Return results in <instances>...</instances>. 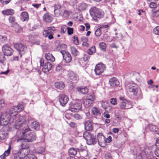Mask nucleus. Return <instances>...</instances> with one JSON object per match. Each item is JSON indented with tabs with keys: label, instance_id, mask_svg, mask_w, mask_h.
Masks as SVG:
<instances>
[{
	"label": "nucleus",
	"instance_id": "1",
	"mask_svg": "<svg viewBox=\"0 0 159 159\" xmlns=\"http://www.w3.org/2000/svg\"><path fill=\"white\" fill-rule=\"evenodd\" d=\"M24 108L23 105L18 104L16 106L11 107L9 113L3 112L0 114V124L5 126L8 123L12 125L14 128L19 129L24 125L26 120L25 116L18 115V113Z\"/></svg>",
	"mask_w": 159,
	"mask_h": 159
},
{
	"label": "nucleus",
	"instance_id": "2",
	"mask_svg": "<svg viewBox=\"0 0 159 159\" xmlns=\"http://www.w3.org/2000/svg\"><path fill=\"white\" fill-rule=\"evenodd\" d=\"M30 130L29 128L26 129L24 132L20 133L19 136L28 142H31L36 139V134L32 132L28 133Z\"/></svg>",
	"mask_w": 159,
	"mask_h": 159
},
{
	"label": "nucleus",
	"instance_id": "3",
	"mask_svg": "<svg viewBox=\"0 0 159 159\" xmlns=\"http://www.w3.org/2000/svg\"><path fill=\"white\" fill-rule=\"evenodd\" d=\"M127 89L128 91L132 93L134 96L138 97H142V93L138 85L136 84L130 85L128 87Z\"/></svg>",
	"mask_w": 159,
	"mask_h": 159
},
{
	"label": "nucleus",
	"instance_id": "4",
	"mask_svg": "<svg viewBox=\"0 0 159 159\" xmlns=\"http://www.w3.org/2000/svg\"><path fill=\"white\" fill-rule=\"evenodd\" d=\"M83 137L86 140L88 145H94L97 143L96 136L91 135L88 132H85L83 134Z\"/></svg>",
	"mask_w": 159,
	"mask_h": 159
},
{
	"label": "nucleus",
	"instance_id": "5",
	"mask_svg": "<svg viewBox=\"0 0 159 159\" xmlns=\"http://www.w3.org/2000/svg\"><path fill=\"white\" fill-rule=\"evenodd\" d=\"M90 14L97 18H101L103 16V12L101 9L95 7L92 8L90 10Z\"/></svg>",
	"mask_w": 159,
	"mask_h": 159
},
{
	"label": "nucleus",
	"instance_id": "6",
	"mask_svg": "<svg viewBox=\"0 0 159 159\" xmlns=\"http://www.w3.org/2000/svg\"><path fill=\"white\" fill-rule=\"evenodd\" d=\"M106 69V66L105 64L100 62L97 64L95 67L94 71L97 75L102 74Z\"/></svg>",
	"mask_w": 159,
	"mask_h": 159
},
{
	"label": "nucleus",
	"instance_id": "7",
	"mask_svg": "<svg viewBox=\"0 0 159 159\" xmlns=\"http://www.w3.org/2000/svg\"><path fill=\"white\" fill-rule=\"evenodd\" d=\"M15 48L18 51L20 55V57L25 53L27 51V48L21 43H16L14 44Z\"/></svg>",
	"mask_w": 159,
	"mask_h": 159
},
{
	"label": "nucleus",
	"instance_id": "8",
	"mask_svg": "<svg viewBox=\"0 0 159 159\" xmlns=\"http://www.w3.org/2000/svg\"><path fill=\"white\" fill-rule=\"evenodd\" d=\"M69 107L72 112H78L82 108V104L81 102L70 103Z\"/></svg>",
	"mask_w": 159,
	"mask_h": 159
},
{
	"label": "nucleus",
	"instance_id": "9",
	"mask_svg": "<svg viewBox=\"0 0 159 159\" xmlns=\"http://www.w3.org/2000/svg\"><path fill=\"white\" fill-rule=\"evenodd\" d=\"M119 108L121 109L125 110L129 109L132 107V106L131 102L127 100L120 101L118 104Z\"/></svg>",
	"mask_w": 159,
	"mask_h": 159
},
{
	"label": "nucleus",
	"instance_id": "10",
	"mask_svg": "<svg viewBox=\"0 0 159 159\" xmlns=\"http://www.w3.org/2000/svg\"><path fill=\"white\" fill-rule=\"evenodd\" d=\"M2 50L4 55L8 56H11L13 52V49L7 44L2 47Z\"/></svg>",
	"mask_w": 159,
	"mask_h": 159
},
{
	"label": "nucleus",
	"instance_id": "11",
	"mask_svg": "<svg viewBox=\"0 0 159 159\" xmlns=\"http://www.w3.org/2000/svg\"><path fill=\"white\" fill-rule=\"evenodd\" d=\"M99 145L102 147H104L106 145V140L105 137L101 133L99 134L97 136Z\"/></svg>",
	"mask_w": 159,
	"mask_h": 159
},
{
	"label": "nucleus",
	"instance_id": "12",
	"mask_svg": "<svg viewBox=\"0 0 159 159\" xmlns=\"http://www.w3.org/2000/svg\"><path fill=\"white\" fill-rule=\"evenodd\" d=\"M62 54L63 59L66 63H69L72 60V57L71 54L65 50L60 51Z\"/></svg>",
	"mask_w": 159,
	"mask_h": 159
},
{
	"label": "nucleus",
	"instance_id": "13",
	"mask_svg": "<svg viewBox=\"0 0 159 159\" xmlns=\"http://www.w3.org/2000/svg\"><path fill=\"white\" fill-rule=\"evenodd\" d=\"M17 141L20 143V147L21 149H28L29 148V145L27 143L28 142H27V141L20 137H19V139L17 140Z\"/></svg>",
	"mask_w": 159,
	"mask_h": 159
},
{
	"label": "nucleus",
	"instance_id": "14",
	"mask_svg": "<svg viewBox=\"0 0 159 159\" xmlns=\"http://www.w3.org/2000/svg\"><path fill=\"white\" fill-rule=\"evenodd\" d=\"M59 101L61 105L65 106L68 102L69 98L67 96L64 94H61L59 97Z\"/></svg>",
	"mask_w": 159,
	"mask_h": 159
},
{
	"label": "nucleus",
	"instance_id": "15",
	"mask_svg": "<svg viewBox=\"0 0 159 159\" xmlns=\"http://www.w3.org/2000/svg\"><path fill=\"white\" fill-rule=\"evenodd\" d=\"M8 134V130L7 127H3L0 130V142L5 139Z\"/></svg>",
	"mask_w": 159,
	"mask_h": 159
},
{
	"label": "nucleus",
	"instance_id": "16",
	"mask_svg": "<svg viewBox=\"0 0 159 159\" xmlns=\"http://www.w3.org/2000/svg\"><path fill=\"white\" fill-rule=\"evenodd\" d=\"M52 65L49 62H46L45 63L44 66L43 68V71L46 74H48L49 71L51 70Z\"/></svg>",
	"mask_w": 159,
	"mask_h": 159
},
{
	"label": "nucleus",
	"instance_id": "17",
	"mask_svg": "<svg viewBox=\"0 0 159 159\" xmlns=\"http://www.w3.org/2000/svg\"><path fill=\"white\" fill-rule=\"evenodd\" d=\"M109 83L111 87H115L119 85V82L116 77H112L109 80Z\"/></svg>",
	"mask_w": 159,
	"mask_h": 159
},
{
	"label": "nucleus",
	"instance_id": "18",
	"mask_svg": "<svg viewBox=\"0 0 159 159\" xmlns=\"http://www.w3.org/2000/svg\"><path fill=\"white\" fill-rule=\"evenodd\" d=\"M91 111L92 114L96 117H99L100 116L101 113L99 108L96 107H93L92 108Z\"/></svg>",
	"mask_w": 159,
	"mask_h": 159
},
{
	"label": "nucleus",
	"instance_id": "19",
	"mask_svg": "<svg viewBox=\"0 0 159 159\" xmlns=\"http://www.w3.org/2000/svg\"><path fill=\"white\" fill-rule=\"evenodd\" d=\"M18 153L23 159H25V157L29 155V151L28 149H20Z\"/></svg>",
	"mask_w": 159,
	"mask_h": 159
},
{
	"label": "nucleus",
	"instance_id": "20",
	"mask_svg": "<svg viewBox=\"0 0 159 159\" xmlns=\"http://www.w3.org/2000/svg\"><path fill=\"white\" fill-rule=\"evenodd\" d=\"M84 128L87 131H90L93 129V125L89 120H87L84 124Z\"/></svg>",
	"mask_w": 159,
	"mask_h": 159
},
{
	"label": "nucleus",
	"instance_id": "21",
	"mask_svg": "<svg viewBox=\"0 0 159 159\" xmlns=\"http://www.w3.org/2000/svg\"><path fill=\"white\" fill-rule=\"evenodd\" d=\"M11 150V144H9L8 146V149L7 150L5 151L3 154L1 155L0 157L1 159H5V157H6L8 156L10 153Z\"/></svg>",
	"mask_w": 159,
	"mask_h": 159
},
{
	"label": "nucleus",
	"instance_id": "22",
	"mask_svg": "<svg viewBox=\"0 0 159 159\" xmlns=\"http://www.w3.org/2000/svg\"><path fill=\"white\" fill-rule=\"evenodd\" d=\"M55 29L54 27H48L47 30H44L43 32V35L44 37H46L48 35L47 33H53L52 31H55Z\"/></svg>",
	"mask_w": 159,
	"mask_h": 159
},
{
	"label": "nucleus",
	"instance_id": "23",
	"mask_svg": "<svg viewBox=\"0 0 159 159\" xmlns=\"http://www.w3.org/2000/svg\"><path fill=\"white\" fill-rule=\"evenodd\" d=\"M2 13L4 15H12L14 13V11L11 9H7L2 11Z\"/></svg>",
	"mask_w": 159,
	"mask_h": 159
},
{
	"label": "nucleus",
	"instance_id": "24",
	"mask_svg": "<svg viewBox=\"0 0 159 159\" xmlns=\"http://www.w3.org/2000/svg\"><path fill=\"white\" fill-rule=\"evenodd\" d=\"M12 27L14 29L15 32L17 33H21L22 31V28L20 27L17 23H15Z\"/></svg>",
	"mask_w": 159,
	"mask_h": 159
},
{
	"label": "nucleus",
	"instance_id": "25",
	"mask_svg": "<svg viewBox=\"0 0 159 159\" xmlns=\"http://www.w3.org/2000/svg\"><path fill=\"white\" fill-rule=\"evenodd\" d=\"M69 75L70 79L73 81H76L78 80V77L77 75L73 72H70Z\"/></svg>",
	"mask_w": 159,
	"mask_h": 159
},
{
	"label": "nucleus",
	"instance_id": "26",
	"mask_svg": "<svg viewBox=\"0 0 159 159\" xmlns=\"http://www.w3.org/2000/svg\"><path fill=\"white\" fill-rule=\"evenodd\" d=\"M43 19L45 21L48 23L51 22L53 19L52 17L48 13L44 15Z\"/></svg>",
	"mask_w": 159,
	"mask_h": 159
},
{
	"label": "nucleus",
	"instance_id": "27",
	"mask_svg": "<svg viewBox=\"0 0 159 159\" xmlns=\"http://www.w3.org/2000/svg\"><path fill=\"white\" fill-rule=\"evenodd\" d=\"M45 57L47 60L50 61L52 62H53L55 61V57L50 53H46Z\"/></svg>",
	"mask_w": 159,
	"mask_h": 159
},
{
	"label": "nucleus",
	"instance_id": "28",
	"mask_svg": "<svg viewBox=\"0 0 159 159\" xmlns=\"http://www.w3.org/2000/svg\"><path fill=\"white\" fill-rule=\"evenodd\" d=\"M55 86L57 88L62 90L65 87V85L62 82H58L55 83Z\"/></svg>",
	"mask_w": 159,
	"mask_h": 159
},
{
	"label": "nucleus",
	"instance_id": "29",
	"mask_svg": "<svg viewBox=\"0 0 159 159\" xmlns=\"http://www.w3.org/2000/svg\"><path fill=\"white\" fill-rule=\"evenodd\" d=\"M77 89L78 92L84 94L87 93L88 92V89L87 87H79L77 88Z\"/></svg>",
	"mask_w": 159,
	"mask_h": 159
},
{
	"label": "nucleus",
	"instance_id": "30",
	"mask_svg": "<svg viewBox=\"0 0 159 159\" xmlns=\"http://www.w3.org/2000/svg\"><path fill=\"white\" fill-rule=\"evenodd\" d=\"M29 16L26 12H23L21 15V19L23 21H26L29 19Z\"/></svg>",
	"mask_w": 159,
	"mask_h": 159
},
{
	"label": "nucleus",
	"instance_id": "31",
	"mask_svg": "<svg viewBox=\"0 0 159 159\" xmlns=\"http://www.w3.org/2000/svg\"><path fill=\"white\" fill-rule=\"evenodd\" d=\"M31 126L33 129L36 130H39L40 126L39 123L36 121L31 122Z\"/></svg>",
	"mask_w": 159,
	"mask_h": 159
},
{
	"label": "nucleus",
	"instance_id": "32",
	"mask_svg": "<svg viewBox=\"0 0 159 159\" xmlns=\"http://www.w3.org/2000/svg\"><path fill=\"white\" fill-rule=\"evenodd\" d=\"M62 13V16L65 17H68L70 14L72 13L71 11L63 9L62 11H61Z\"/></svg>",
	"mask_w": 159,
	"mask_h": 159
},
{
	"label": "nucleus",
	"instance_id": "33",
	"mask_svg": "<svg viewBox=\"0 0 159 159\" xmlns=\"http://www.w3.org/2000/svg\"><path fill=\"white\" fill-rule=\"evenodd\" d=\"M93 103V102L92 101L88 100V99L86 98L84 100L83 104L86 107L88 108L90 107Z\"/></svg>",
	"mask_w": 159,
	"mask_h": 159
},
{
	"label": "nucleus",
	"instance_id": "34",
	"mask_svg": "<svg viewBox=\"0 0 159 159\" xmlns=\"http://www.w3.org/2000/svg\"><path fill=\"white\" fill-rule=\"evenodd\" d=\"M70 50L71 53L75 57L79 55V53L77 49L74 47H70Z\"/></svg>",
	"mask_w": 159,
	"mask_h": 159
},
{
	"label": "nucleus",
	"instance_id": "35",
	"mask_svg": "<svg viewBox=\"0 0 159 159\" xmlns=\"http://www.w3.org/2000/svg\"><path fill=\"white\" fill-rule=\"evenodd\" d=\"M148 127L149 129L152 131H157L158 130V128L156 125L152 124H149Z\"/></svg>",
	"mask_w": 159,
	"mask_h": 159
},
{
	"label": "nucleus",
	"instance_id": "36",
	"mask_svg": "<svg viewBox=\"0 0 159 159\" xmlns=\"http://www.w3.org/2000/svg\"><path fill=\"white\" fill-rule=\"evenodd\" d=\"M95 52L96 48L94 46H92L87 51V53L90 55H92L93 53H95Z\"/></svg>",
	"mask_w": 159,
	"mask_h": 159
},
{
	"label": "nucleus",
	"instance_id": "37",
	"mask_svg": "<svg viewBox=\"0 0 159 159\" xmlns=\"http://www.w3.org/2000/svg\"><path fill=\"white\" fill-rule=\"evenodd\" d=\"M86 98L94 102L95 98V94L93 93L89 94L87 96Z\"/></svg>",
	"mask_w": 159,
	"mask_h": 159
},
{
	"label": "nucleus",
	"instance_id": "38",
	"mask_svg": "<svg viewBox=\"0 0 159 159\" xmlns=\"http://www.w3.org/2000/svg\"><path fill=\"white\" fill-rule=\"evenodd\" d=\"M61 11H62V10H61L59 8V9H55L54 10V12L55 16L56 17H59L61 16H62V13Z\"/></svg>",
	"mask_w": 159,
	"mask_h": 159
},
{
	"label": "nucleus",
	"instance_id": "39",
	"mask_svg": "<svg viewBox=\"0 0 159 159\" xmlns=\"http://www.w3.org/2000/svg\"><path fill=\"white\" fill-rule=\"evenodd\" d=\"M69 153L70 154L73 155H75L77 153L76 149L74 148H71L69 150Z\"/></svg>",
	"mask_w": 159,
	"mask_h": 159
},
{
	"label": "nucleus",
	"instance_id": "40",
	"mask_svg": "<svg viewBox=\"0 0 159 159\" xmlns=\"http://www.w3.org/2000/svg\"><path fill=\"white\" fill-rule=\"evenodd\" d=\"M9 22L11 24V26H13L14 24L16 23V19L15 18L12 16H10L8 19Z\"/></svg>",
	"mask_w": 159,
	"mask_h": 159
},
{
	"label": "nucleus",
	"instance_id": "41",
	"mask_svg": "<svg viewBox=\"0 0 159 159\" xmlns=\"http://www.w3.org/2000/svg\"><path fill=\"white\" fill-rule=\"evenodd\" d=\"M99 47L102 50H105L106 48V45L104 42H100L99 44Z\"/></svg>",
	"mask_w": 159,
	"mask_h": 159
},
{
	"label": "nucleus",
	"instance_id": "42",
	"mask_svg": "<svg viewBox=\"0 0 159 159\" xmlns=\"http://www.w3.org/2000/svg\"><path fill=\"white\" fill-rule=\"evenodd\" d=\"M25 159H37V157L33 154H29L25 157Z\"/></svg>",
	"mask_w": 159,
	"mask_h": 159
},
{
	"label": "nucleus",
	"instance_id": "43",
	"mask_svg": "<svg viewBox=\"0 0 159 159\" xmlns=\"http://www.w3.org/2000/svg\"><path fill=\"white\" fill-rule=\"evenodd\" d=\"M153 31L154 34L159 35V26H157L155 28Z\"/></svg>",
	"mask_w": 159,
	"mask_h": 159
},
{
	"label": "nucleus",
	"instance_id": "44",
	"mask_svg": "<svg viewBox=\"0 0 159 159\" xmlns=\"http://www.w3.org/2000/svg\"><path fill=\"white\" fill-rule=\"evenodd\" d=\"M109 47L111 48H115L117 49L119 48V46L118 45L114 43H112L109 44Z\"/></svg>",
	"mask_w": 159,
	"mask_h": 159
},
{
	"label": "nucleus",
	"instance_id": "45",
	"mask_svg": "<svg viewBox=\"0 0 159 159\" xmlns=\"http://www.w3.org/2000/svg\"><path fill=\"white\" fill-rule=\"evenodd\" d=\"M101 34L102 32L100 28L98 29L95 31V35L97 37L99 36Z\"/></svg>",
	"mask_w": 159,
	"mask_h": 159
},
{
	"label": "nucleus",
	"instance_id": "46",
	"mask_svg": "<svg viewBox=\"0 0 159 159\" xmlns=\"http://www.w3.org/2000/svg\"><path fill=\"white\" fill-rule=\"evenodd\" d=\"M73 116L75 119L77 120H80L82 118L81 116L78 114L74 115Z\"/></svg>",
	"mask_w": 159,
	"mask_h": 159
},
{
	"label": "nucleus",
	"instance_id": "47",
	"mask_svg": "<svg viewBox=\"0 0 159 159\" xmlns=\"http://www.w3.org/2000/svg\"><path fill=\"white\" fill-rule=\"evenodd\" d=\"M152 16L155 17H159V10L153 11L152 14Z\"/></svg>",
	"mask_w": 159,
	"mask_h": 159
},
{
	"label": "nucleus",
	"instance_id": "48",
	"mask_svg": "<svg viewBox=\"0 0 159 159\" xmlns=\"http://www.w3.org/2000/svg\"><path fill=\"white\" fill-rule=\"evenodd\" d=\"M7 40V37L5 36H2L0 35V41L2 43L4 42Z\"/></svg>",
	"mask_w": 159,
	"mask_h": 159
},
{
	"label": "nucleus",
	"instance_id": "49",
	"mask_svg": "<svg viewBox=\"0 0 159 159\" xmlns=\"http://www.w3.org/2000/svg\"><path fill=\"white\" fill-rule=\"evenodd\" d=\"M67 33L69 35H71L73 33V29L72 28L67 27Z\"/></svg>",
	"mask_w": 159,
	"mask_h": 159
},
{
	"label": "nucleus",
	"instance_id": "50",
	"mask_svg": "<svg viewBox=\"0 0 159 159\" xmlns=\"http://www.w3.org/2000/svg\"><path fill=\"white\" fill-rule=\"evenodd\" d=\"M5 58L3 54H0V62L2 63L5 61Z\"/></svg>",
	"mask_w": 159,
	"mask_h": 159
},
{
	"label": "nucleus",
	"instance_id": "51",
	"mask_svg": "<svg viewBox=\"0 0 159 159\" xmlns=\"http://www.w3.org/2000/svg\"><path fill=\"white\" fill-rule=\"evenodd\" d=\"M87 7V4L85 3H81L80 6V8L82 10L85 9Z\"/></svg>",
	"mask_w": 159,
	"mask_h": 159
},
{
	"label": "nucleus",
	"instance_id": "52",
	"mask_svg": "<svg viewBox=\"0 0 159 159\" xmlns=\"http://www.w3.org/2000/svg\"><path fill=\"white\" fill-rule=\"evenodd\" d=\"M110 102L111 104L115 105L116 104V99L115 98H111L110 100Z\"/></svg>",
	"mask_w": 159,
	"mask_h": 159
},
{
	"label": "nucleus",
	"instance_id": "53",
	"mask_svg": "<svg viewBox=\"0 0 159 159\" xmlns=\"http://www.w3.org/2000/svg\"><path fill=\"white\" fill-rule=\"evenodd\" d=\"M13 159H23V158L17 152L14 155Z\"/></svg>",
	"mask_w": 159,
	"mask_h": 159
},
{
	"label": "nucleus",
	"instance_id": "54",
	"mask_svg": "<svg viewBox=\"0 0 159 159\" xmlns=\"http://www.w3.org/2000/svg\"><path fill=\"white\" fill-rule=\"evenodd\" d=\"M48 35H47V36L46 37H48V39H53V33H47V34Z\"/></svg>",
	"mask_w": 159,
	"mask_h": 159
},
{
	"label": "nucleus",
	"instance_id": "55",
	"mask_svg": "<svg viewBox=\"0 0 159 159\" xmlns=\"http://www.w3.org/2000/svg\"><path fill=\"white\" fill-rule=\"evenodd\" d=\"M45 151V149L43 148H40L38 149L37 152L39 153H42Z\"/></svg>",
	"mask_w": 159,
	"mask_h": 159
},
{
	"label": "nucleus",
	"instance_id": "56",
	"mask_svg": "<svg viewBox=\"0 0 159 159\" xmlns=\"http://www.w3.org/2000/svg\"><path fill=\"white\" fill-rule=\"evenodd\" d=\"M157 148L154 150V153L157 157H159V148L157 147Z\"/></svg>",
	"mask_w": 159,
	"mask_h": 159
},
{
	"label": "nucleus",
	"instance_id": "57",
	"mask_svg": "<svg viewBox=\"0 0 159 159\" xmlns=\"http://www.w3.org/2000/svg\"><path fill=\"white\" fill-rule=\"evenodd\" d=\"M73 38L74 39L73 41L74 43L76 45H78L79 44V42L76 36H74Z\"/></svg>",
	"mask_w": 159,
	"mask_h": 159
},
{
	"label": "nucleus",
	"instance_id": "58",
	"mask_svg": "<svg viewBox=\"0 0 159 159\" xmlns=\"http://www.w3.org/2000/svg\"><path fill=\"white\" fill-rule=\"evenodd\" d=\"M112 156L110 153H106L105 155V159H111Z\"/></svg>",
	"mask_w": 159,
	"mask_h": 159
},
{
	"label": "nucleus",
	"instance_id": "59",
	"mask_svg": "<svg viewBox=\"0 0 159 159\" xmlns=\"http://www.w3.org/2000/svg\"><path fill=\"white\" fill-rule=\"evenodd\" d=\"M5 104L4 101L3 99L0 100V107H2L5 106Z\"/></svg>",
	"mask_w": 159,
	"mask_h": 159
},
{
	"label": "nucleus",
	"instance_id": "60",
	"mask_svg": "<svg viewBox=\"0 0 159 159\" xmlns=\"http://www.w3.org/2000/svg\"><path fill=\"white\" fill-rule=\"evenodd\" d=\"M11 0H0V2L3 4H7Z\"/></svg>",
	"mask_w": 159,
	"mask_h": 159
},
{
	"label": "nucleus",
	"instance_id": "61",
	"mask_svg": "<svg viewBox=\"0 0 159 159\" xmlns=\"http://www.w3.org/2000/svg\"><path fill=\"white\" fill-rule=\"evenodd\" d=\"M102 106L103 108H105L107 111H111L112 109V108L111 107L108 106L106 107L104 106L102 104Z\"/></svg>",
	"mask_w": 159,
	"mask_h": 159
},
{
	"label": "nucleus",
	"instance_id": "62",
	"mask_svg": "<svg viewBox=\"0 0 159 159\" xmlns=\"http://www.w3.org/2000/svg\"><path fill=\"white\" fill-rule=\"evenodd\" d=\"M90 57L88 55L84 54V57H83V59L84 61H87L89 58Z\"/></svg>",
	"mask_w": 159,
	"mask_h": 159
},
{
	"label": "nucleus",
	"instance_id": "63",
	"mask_svg": "<svg viewBox=\"0 0 159 159\" xmlns=\"http://www.w3.org/2000/svg\"><path fill=\"white\" fill-rule=\"evenodd\" d=\"M103 116L106 118H109L110 117V115L107 112H105L103 114Z\"/></svg>",
	"mask_w": 159,
	"mask_h": 159
},
{
	"label": "nucleus",
	"instance_id": "64",
	"mask_svg": "<svg viewBox=\"0 0 159 159\" xmlns=\"http://www.w3.org/2000/svg\"><path fill=\"white\" fill-rule=\"evenodd\" d=\"M134 158L135 159H142V157L140 153H139L138 154L136 155L135 157H134Z\"/></svg>",
	"mask_w": 159,
	"mask_h": 159
}]
</instances>
